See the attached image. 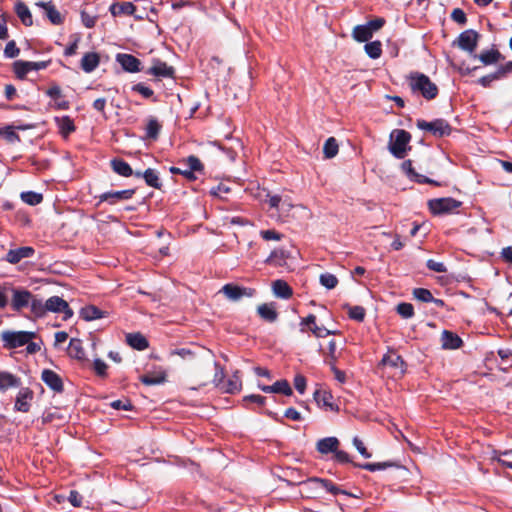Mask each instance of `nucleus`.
Instances as JSON below:
<instances>
[{"label":"nucleus","instance_id":"nucleus-1","mask_svg":"<svg viewBox=\"0 0 512 512\" xmlns=\"http://www.w3.org/2000/svg\"><path fill=\"white\" fill-rule=\"evenodd\" d=\"M410 141L411 135L409 132L403 129H394L390 133L388 150L395 158L403 159L407 152L411 150Z\"/></svg>","mask_w":512,"mask_h":512},{"label":"nucleus","instance_id":"nucleus-2","mask_svg":"<svg viewBox=\"0 0 512 512\" xmlns=\"http://www.w3.org/2000/svg\"><path fill=\"white\" fill-rule=\"evenodd\" d=\"M409 84L413 91H419L426 99H433L438 94L437 86L422 73H411L409 76Z\"/></svg>","mask_w":512,"mask_h":512},{"label":"nucleus","instance_id":"nucleus-3","mask_svg":"<svg viewBox=\"0 0 512 512\" xmlns=\"http://www.w3.org/2000/svg\"><path fill=\"white\" fill-rule=\"evenodd\" d=\"M34 337L35 333L28 331H4L1 334L4 347L9 349L24 346Z\"/></svg>","mask_w":512,"mask_h":512},{"label":"nucleus","instance_id":"nucleus-4","mask_svg":"<svg viewBox=\"0 0 512 512\" xmlns=\"http://www.w3.org/2000/svg\"><path fill=\"white\" fill-rule=\"evenodd\" d=\"M405 362L396 352L389 350L379 363V368L389 369L393 377H401L405 373Z\"/></svg>","mask_w":512,"mask_h":512},{"label":"nucleus","instance_id":"nucleus-5","mask_svg":"<svg viewBox=\"0 0 512 512\" xmlns=\"http://www.w3.org/2000/svg\"><path fill=\"white\" fill-rule=\"evenodd\" d=\"M461 204L462 203L460 201L451 197L436 198L428 202L429 209L435 215L453 212L454 210L459 208Z\"/></svg>","mask_w":512,"mask_h":512},{"label":"nucleus","instance_id":"nucleus-6","mask_svg":"<svg viewBox=\"0 0 512 512\" xmlns=\"http://www.w3.org/2000/svg\"><path fill=\"white\" fill-rule=\"evenodd\" d=\"M417 127L421 130L431 132L434 136L443 137L451 133V126L443 119H436L431 122L418 120Z\"/></svg>","mask_w":512,"mask_h":512},{"label":"nucleus","instance_id":"nucleus-7","mask_svg":"<svg viewBox=\"0 0 512 512\" xmlns=\"http://www.w3.org/2000/svg\"><path fill=\"white\" fill-rule=\"evenodd\" d=\"M480 35L472 29H468L460 33L455 44L463 51L470 55H474L478 45Z\"/></svg>","mask_w":512,"mask_h":512},{"label":"nucleus","instance_id":"nucleus-8","mask_svg":"<svg viewBox=\"0 0 512 512\" xmlns=\"http://www.w3.org/2000/svg\"><path fill=\"white\" fill-rule=\"evenodd\" d=\"M220 292H222L227 299L238 301L243 297H252L255 290L229 283L224 285Z\"/></svg>","mask_w":512,"mask_h":512},{"label":"nucleus","instance_id":"nucleus-9","mask_svg":"<svg viewBox=\"0 0 512 512\" xmlns=\"http://www.w3.org/2000/svg\"><path fill=\"white\" fill-rule=\"evenodd\" d=\"M267 202L270 208L277 209L280 215L285 217L289 216L291 210L295 207L288 196L268 195Z\"/></svg>","mask_w":512,"mask_h":512},{"label":"nucleus","instance_id":"nucleus-10","mask_svg":"<svg viewBox=\"0 0 512 512\" xmlns=\"http://www.w3.org/2000/svg\"><path fill=\"white\" fill-rule=\"evenodd\" d=\"M46 308L48 312L63 313L67 319L73 315L68 303L59 296H52L46 300Z\"/></svg>","mask_w":512,"mask_h":512},{"label":"nucleus","instance_id":"nucleus-11","mask_svg":"<svg viewBox=\"0 0 512 512\" xmlns=\"http://www.w3.org/2000/svg\"><path fill=\"white\" fill-rule=\"evenodd\" d=\"M401 169H402L403 173L412 181H415V182L421 183V184L427 183V184H432V185H436V186L440 185V183H438L437 181L432 180L424 175L417 173L412 166L411 160H405L401 164Z\"/></svg>","mask_w":512,"mask_h":512},{"label":"nucleus","instance_id":"nucleus-12","mask_svg":"<svg viewBox=\"0 0 512 512\" xmlns=\"http://www.w3.org/2000/svg\"><path fill=\"white\" fill-rule=\"evenodd\" d=\"M46 67V62L16 61L14 63V72L18 78L23 79L30 71H38L45 69Z\"/></svg>","mask_w":512,"mask_h":512},{"label":"nucleus","instance_id":"nucleus-13","mask_svg":"<svg viewBox=\"0 0 512 512\" xmlns=\"http://www.w3.org/2000/svg\"><path fill=\"white\" fill-rule=\"evenodd\" d=\"M301 325L308 326L311 332L318 338L334 335L337 333L336 330H330L323 326H318L316 324V316L313 314H310L306 318L302 319Z\"/></svg>","mask_w":512,"mask_h":512},{"label":"nucleus","instance_id":"nucleus-14","mask_svg":"<svg viewBox=\"0 0 512 512\" xmlns=\"http://www.w3.org/2000/svg\"><path fill=\"white\" fill-rule=\"evenodd\" d=\"M34 252L35 250L29 246L10 249L6 254L5 260L10 264H17L22 259L32 257Z\"/></svg>","mask_w":512,"mask_h":512},{"label":"nucleus","instance_id":"nucleus-15","mask_svg":"<svg viewBox=\"0 0 512 512\" xmlns=\"http://www.w3.org/2000/svg\"><path fill=\"white\" fill-rule=\"evenodd\" d=\"M12 308L15 311H20L22 308L28 306L32 299V294L27 290L12 289Z\"/></svg>","mask_w":512,"mask_h":512},{"label":"nucleus","instance_id":"nucleus-16","mask_svg":"<svg viewBox=\"0 0 512 512\" xmlns=\"http://www.w3.org/2000/svg\"><path fill=\"white\" fill-rule=\"evenodd\" d=\"M42 381L53 391L62 392L63 382L60 376L52 370L45 369L41 374Z\"/></svg>","mask_w":512,"mask_h":512},{"label":"nucleus","instance_id":"nucleus-17","mask_svg":"<svg viewBox=\"0 0 512 512\" xmlns=\"http://www.w3.org/2000/svg\"><path fill=\"white\" fill-rule=\"evenodd\" d=\"M116 60L127 72L135 73L140 71V61L133 55L120 53L116 56Z\"/></svg>","mask_w":512,"mask_h":512},{"label":"nucleus","instance_id":"nucleus-18","mask_svg":"<svg viewBox=\"0 0 512 512\" xmlns=\"http://www.w3.org/2000/svg\"><path fill=\"white\" fill-rule=\"evenodd\" d=\"M33 399V392L29 388H21L15 401V409L20 412H28L30 402Z\"/></svg>","mask_w":512,"mask_h":512},{"label":"nucleus","instance_id":"nucleus-19","mask_svg":"<svg viewBox=\"0 0 512 512\" xmlns=\"http://www.w3.org/2000/svg\"><path fill=\"white\" fill-rule=\"evenodd\" d=\"M134 194V190H121V191H112L106 192L99 196L100 201H105L110 204H115L121 200H127L132 197Z\"/></svg>","mask_w":512,"mask_h":512},{"label":"nucleus","instance_id":"nucleus-20","mask_svg":"<svg viewBox=\"0 0 512 512\" xmlns=\"http://www.w3.org/2000/svg\"><path fill=\"white\" fill-rule=\"evenodd\" d=\"M258 387L265 393H282L286 396H290L293 393L287 380H279L273 385H259Z\"/></svg>","mask_w":512,"mask_h":512},{"label":"nucleus","instance_id":"nucleus-21","mask_svg":"<svg viewBox=\"0 0 512 512\" xmlns=\"http://www.w3.org/2000/svg\"><path fill=\"white\" fill-rule=\"evenodd\" d=\"M474 57L478 58L486 66L496 64L503 59L501 53L495 48L484 50L479 55H474Z\"/></svg>","mask_w":512,"mask_h":512},{"label":"nucleus","instance_id":"nucleus-22","mask_svg":"<svg viewBox=\"0 0 512 512\" xmlns=\"http://www.w3.org/2000/svg\"><path fill=\"white\" fill-rule=\"evenodd\" d=\"M148 73L156 77H172L174 69L168 66L165 62L154 60L153 65L148 70Z\"/></svg>","mask_w":512,"mask_h":512},{"label":"nucleus","instance_id":"nucleus-23","mask_svg":"<svg viewBox=\"0 0 512 512\" xmlns=\"http://www.w3.org/2000/svg\"><path fill=\"white\" fill-rule=\"evenodd\" d=\"M109 11L114 17L120 15H134L136 7L132 2H115L110 5Z\"/></svg>","mask_w":512,"mask_h":512},{"label":"nucleus","instance_id":"nucleus-24","mask_svg":"<svg viewBox=\"0 0 512 512\" xmlns=\"http://www.w3.org/2000/svg\"><path fill=\"white\" fill-rule=\"evenodd\" d=\"M36 5L45 11L47 18L52 24L59 25L63 22L60 12L55 8L52 2H38Z\"/></svg>","mask_w":512,"mask_h":512},{"label":"nucleus","instance_id":"nucleus-25","mask_svg":"<svg viewBox=\"0 0 512 512\" xmlns=\"http://www.w3.org/2000/svg\"><path fill=\"white\" fill-rule=\"evenodd\" d=\"M314 399L319 407L331 411H338V407L332 403V395L327 391L317 390L314 393Z\"/></svg>","mask_w":512,"mask_h":512},{"label":"nucleus","instance_id":"nucleus-26","mask_svg":"<svg viewBox=\"0 0 512 512\" xmlns=\"http://www.w3.org/2000/svg\"><path fill=\"white\" fill-rule=\"evenodd\" d=\"M242 382L239 375V372L236 371L233 373V375L224 382V384L221 386L220 390L224 393H230L234 394L241 390Z\"/></svg>","mask_w":512,"mask_h":512},{"label":"nucleus","instance_id":"nucleus-27","mask_svg":"<svg viewBox=\"0 0 512 512\" xmlns=\"http://www.w3.org/2000/svg\"><path fill=\"white\" fill-rule=\"evenodd\" d=\"M100 62V57L95 52L86 53L81 59V68L86 73L94 71Z\"/></svg>","mask_w":512,"mask_h":512},{"label":"nucleus","instance_id":"nucleus-28","mask_svg":"<svg viewBox=\"0 0 512 512\" xmlns=\"http://www.w3.org/2000/svg\"><path fill=\"white\" fill-rule=\"evenodd\" d=\"M317 450L321 454H328L330 452H335L339 446V440L336 437H326L320 439L317 442Z\"/></svg>","mask_w":512,"mask_h":512},{"label":"nucleus","instance_id":"nucleus-29","mask_svg":"<svg viewBox=\"0 0 512 512\" xmlns=\"http://www.w3.org/2000/svg\"><path fill=\"white\" fill-rule=\"evenodd\" d=\"M442 347L444 349H457L461 346V338L447 330H444L441 337Z\"/></svg>","mask_w":512,"mask_h":512},{"label":"nucleus","instance_id":"nucleus-30","mask_svg":"<svg viewBox=\"0 0 512 512\" xmlns=\"http://www.w3.org/2000/svg\"><path fill=\"white\" fill-rule=\"evenodd\" d=\"M15 12L25 26L33 24L32 14L25 3L18 1L15 4Z\"/></svg>","mask_w":512,"mask_h":512},{"label":"nucleus","instance_id":"nucleus-31","mask_svg":"<svg viewBox=\"0 0 512 512\" xmlns=\"http://www.w3.org/2000/svg\"><path fill=\"white\" fill-rule=\"evenodd\" d=\"M273 293L276 297L288 299L292 295V289L283 280H276L272 284Z\"/></svg>","mask_w":512,"mask_h":512},{"label":"nucleus","instance_id":"nucleus-32","mask_svg":"<svg viewBox=\"0 0 512 512\" xmlns=\"http://www.w3.org/2000/svg\"><path fill=\"white\" fill-rule=\"evenodd\" d=\"M126 340L131 347L137 350H144L149 345L147 339L140 333H129Z\"/></svg>","mask_w":512,"mask_h":512},{"label":"nucleus","instance_id":"nucleus-33","mask_svg":"<svg viewBox=\"0 0 512 512\" xmlns=\"http://www.w3.org/2000/svg\"><path fill=\"white\" fill-rule=\"evenodd\" d=\"M55 121L60 133L65 137L75 130L74 122L69 116L56 117Z\"/></svg>","mask_w":512,"mask_h":512},{"label":"nucleus","instance_id":"nucleus-34","mask_svg":"<svg viewBox=\"0 0 512 512\" xmlns=\"http://www.w3.org/2000/svg\"><path fill=\"white\" fill-rule=\"evenodd\" d=\"M112 169L115 173L123 177H129L133 175V170L130 165L121 159H113L111 161Z\"/></svg>","mask_w":512,"mask_h":512},{"label":"nucleus","instance_id":"nucleus-35","mask_svg":"<svg viewBox=\"0 0 512 512\" xmlns=\"http://www.w3.org/2000/svg\"><path fill=\"white\" fill-rule=\"evenodd\" d=\"M68 354L70 357L78 360H82L85 358V351L83 349L81 340L76 338L70 340Z\"/></svg>","mask_w":512,"mask_h":512},{"label":"nucleus","instance_id":"nucleus-36","mask_svg":"<svg viewBox=\"0 0 512 512\" xmlns=\"http://www.w3.org/2000/svg\"><path fill=\"white\" fill-rule=\"evenodd\" d=\"M161 128H162V126L158 122V120L154 117H150L147 120V125L145 128L146 138L151 139V140H156L159 136Z\"/></svg>","mask_w":512,"mask_h":512},{"label":"nucleus","instance_id":"nucleus-37","mask_svg":"<svg viewBox=\"0 0 512 512\" xmlns=\"http://www.w3.org/2000/svg\"><path fill=\"white\" fill-rule=\"evenodd\" d=\"M261 318L268 322H274L277 319V312L273 304H262L257 308Z\"/></svg>","mask_w":512,"mask_h":512},{"label":"nucleus","instance_id":"nucleus-38","mask_svg":"<svg viewBox=\"0 0 512 512\" xmlns=\"http://www.w3.org/2000/svg\"><path fill=\"white\" fill-rule=\"evenodd\" d=\"M373 32L367 24L358 25L353 29V37L358 42H366L372 38Z\"/></svg>","mask_w":512,"mask_h":512},{"label":"nucleus","instance_id":"nucleus-39","mask_svg":"<svg viewBox=\"0 0 512 512\" xmlns=\"http://www.w3.org/2000/svg\"><path fill=\"white\" fill-rule=\"evenodd\" d=\"M80 316L86 321H92L102 318L103 312L96 306L89 305L81 309Z\"/></svg>","mask_w":512,"mask_h":512},{"label":"nucleus","instance_id":"nucleus-40","mask_svg":"<svg viewBox=\"0 0 512 512\" xmlns=\"http://www.w3.org/2000/svg\"><path fill=\"white\" fill-rule=\"evenodd\" d=\"M166 374L163 371L145 374L140 377V381L145 385H157L165 381Z\"/></svg>","mask_w":512,"mask_h":512},{"label":"nucleus","instance_id":"nucleus-41","mask_svg":"<svg viewBox=\"0 0 512 512\" xmlns=\"http://www.w3.org/2000/svg\"><path fill=\"white\" fill-rule=\"evenodd\" d=\"M143 178L146 182V184L150 187L159 189L161 187V182L158 176V173L149 168L143 172Z\"/></svg>","mask_w":512,"mask_h":512},{"label":"nucleus","instance_id":"nucleus-42","mask_svg":"<svg viewBox=\"0 0 512 512\" xmlns=\"http://www.w3.org/2000/svg\"><path fill=\"white\" fill-rule=\"evenodd\" d=\"M380 41H373L365 44L364 49L367 55L372 59H377L381 56L382 48Z\"/></svg>","mask_w":512,"mask_h":512},{"label":"nucleus","instance_id":"nucleus-43","mask_svg":"<svg viewBox=\"0 0 512 512\" xmlns=\"http://www.w3.org/2000/svg\"><path fill=\"white\" fill-rule=\"evenodd\" d=\"M286 252L282 249L274 250L267 259V263L275 266H284L286 264Z\"/></svg>","mask_w":512,"mask_h":512},{"label":"nucleus","instance_id":"nucleus-44","mask_svg":"<svg viewBox=\"0 0 512 512\" xmlns=\"http://www.w3.org/2000/svg\"><path fill=\"white\" fill-rule=\"evenodd\" d=\"M323 152L326 158L330 159L337 155L338 153V144L335 138L330 137L326 140Z\"/></svg>","mask_w":512,"mask_h":512},{"label":"nucleus","instance_id":"nucleus-45","mask_svg":"<svg viewBox=\"0 0 512 512\" xmlns=\"http://www.w3.org/2000/svg\"><path fill=\"white\" fill-rule=\"evenodd\" d=\"M21 199L24 203L34 206L42 202L43 196L40 193L27 191L21 193Z\"/></svg>","mask_w":512,"mask_h":512},{"label":"nucleus","instance_id":"nucleus-46","mask_svg":"<svg viewBox=\"0 0 512 512\" xmlns=\"http://www.w3.org/2000/svg\"><path fill=\"white\" fill-rule=\"evenodd\" d=\"M29 305L31 307L32 313L37 317H42L45 315L46 312H48L46 308V302L43 303L39 299H35L32 297Z\"/></svg>","mask_w":512,"mask_h":512},{"label":"nucleus","instance_id":"nucleus-47","mask_svg":"<svg viewBox=\"0 0 512 512\" xmlns=\"http://www.w3.org/2000/svg\"><path fill=\"white\" fill-rule=\"evenodd\" d=\"M18 379L10 373L2 372L0 373V387L8 388L13 386H18Z\"/></svg>","mask_w":512,"mask_h":512},{"label":"nucleus","instance_id":"nucleus-48","mask_svg":"<svg viewBox=\"0 0 512 512\" xmlns=\"http://www.w3.org/2000/svg\"><path fill=\"white\" fill-rule=\"evenodd\" d=\"M320 283L327 289H333L337 286L338 279L335 275L331 273H323L320 275Z\"/></svg>","mask_w":512,"mask_h":512},{"label":"nucleus","instance_id":"nucleus-49","mask_svg":"<svg viewBox=\"0 0 512 512\" xmlns=\"http://www.w3.org/2000/svg\"><path fill=\"white\" fill-rule=\"evenodd\" d=\"M414 297L421 302H432L434 297L432 293L425 288H416L413 290Z\"/></svg>","mask_w":512,"mask_h":512},{"label":"nucleus","instance_id":"nucleus-50","mask_svg":"<svg viewBox=\"0 0 512 512\" xmlns=\"http://www.w3.org/2000/svg\"><path fill=\"white\" fill-rule=\"evenodd\" d=\"M356 467L374 472L378 470L386 469L387 467L392 466L389 462H383V463H365V464H354Z\"/></svg>","mask_w":512,"mask_h":512},{"label":"nucleus","instance_id":"nucleus-51","mask_svg":"<svg viewBox=\"0 0 512 512\" xmlns=\"http://www.w3.org/2000/svg\"><path fill=\"white\" fill-rule=\"evenodd\" d=\"M185 164L187 165V169L192 171V174H194V172L203 170V165H202L201 161L199 160V158L196 156H193V155L189 156L185 160Z\"/></svg>","mask_w":512,"mask_h":512},{"label":"nucleus","instance_id":"nucleus-52","mask_svg":"<svg viewBox=\"0 0 512 512\" xmlns=\"http://www.w3.org/2000/svg\"><path fill=\"white\" fill-rule=\"evenodd\" d=\"M396 310L403 318H411L414 315V308L410 303H400Z\"/></svg>","mask_w":512,"mask_h":512},{"label":"nucleus","instance_id":"nucleus-53","mask_svg":"<svg viewBox=\"0 0 512 512\" xmlns=\"http://www.w3.org/2000/svg\"><path fill=\"white\" fill-rule=\"evenodd\" d=\"M215 366V374L213 378L214 385L220 389L221 386L224 384V369L219 366L217 362L214 363Z\"/></svg>","mask_w":512,"mask_h":512},{"label":"nucleus","instance_id":"nucleus-54","mask_svg":"<svg viewBox=\"0 0 512 512\" xmlns=\"http://www.w3.org/2000/svg\"><path fill=\"white\" fill-rule=\"evenodd\" d=\"M352 443L354 445V447L357 449V451L366 459H369L371 458V453L368 452L367 448L365 447L363 441L355 436L352 440Z\"/></svg>","mask_w":512,"mask_h":512},{"label":"nucleus","instance_id":"nucleus-55","mask_svg":"<svg viewBox=\"0 0 512 512\" xmlns=\"http://www.w3.org/2000/svg\"><path fill=\"white\" fill-rule=\"evenodd\" d=\"M501 77L500 75L498 74V71L496 70L495 72L491 73V74H488V75H485L481 78L478 79V83L483 86V87H490L491 86V83L495 80H500Z\"/></svg>","mask_w":512,"mask_h":512},{"label":"nucleus","instance_id":"nucleus-56","mask_svg":"<svg viewBox=\"0 0 512 512\" xmlns=\"http://www.w3.org/2000/svg\"><path fill=\"white\" fill-rule=\"evenodd\" d=\"M349 316L351 319L363 321L365 317V309L361 306H353L349 308Z\"/></svg>","mask_w":512,"mask_h":512},{"label":"nucleus","instance_id":"nucleus-57","mask_svg":"<svg viewBox=\"0 0 512 512\" xmlns=\"http://www.w3.org/2000/svg\"><path fill=\"white\" fill-rule=\"evenodd\" d=\"M20 50L17 48L15 41H9L4 49V55L7 58H15L19 55Z\"/></svg>","mask_w":512,"mask_h":512},{"label":"nucleus","instance_id":"nucleus-58","mask_svg":"<svg viewBox=\"0 0 512 512\" xmlns=\"http://www.w3.org/2000/svg\"><path fill=\"white\" fill-rule=\"evenodd\" d=\"M81 21H82V24L86 28H93L96 24L97 17L90 15V14L86 13L85 11H82L81 12Z\"/></svg>","mask_w":512,"mask_h":512},{"label":"nucleus","instance_id":"nucleus-59","mask_svg":"<svg viewBox=\"0 0 512 512\" xmlns=\"http://www.w3.org/2000/svg\"><path fill=\"white\" fill-rule=\"evenodd\" d=\"M427 267L432 270V271H435V272H438V273H445L447 271V268L446 266L444 265V263L442 262H437L433 259H429L427 261Z\"/></svg>","mask_w":512,"mask_h":512},{"label":"nucleus","instance_id":"nucleus-60","mask_svg":"<svg viewBox=\"0 0 512 512\" xmlns=\"http://www.w3.org/2000/svg\"><path fill=\"white\" fill-rule=\"evenodd\" d=\"M498 461L502 465L512 469V450L502 452L498 458Z\"/></svg>","mask_w":512,"mask_h":512},{"label":"nucleus","instance_id":"nucleus-61","mask_svg":"<svg viewBox=\"0 0 512 512\" xmlns=\"http://www.w3.org/2000/svg\"><path fill=\"white\" fill-rule=\"evenodd\" d=\"M451 18L459 24H465L467 21L466 14L460 8H456L452 11Z\"/></svg>","mask_w":512,"mask_h":512},{"label":"nucleus","instance_id":"nucleus-62","mask_svg":"<svg viewBox=\"0 0 512 512\" xmlns=\"http://www.w3.org/2000/svg\"><path fill=\"white\" fill-rule=\"evenodd\" d=\"M294 386H295V389L300 394H303L305 392V388H306V378L300 374L296 375L294 378Z\"/></svg>","mask_w":512,"mask_h":512},{"label":"nucleus","instance_id":"nucleus-63","mask_svg":"<svg viewBox=\"0 0 512 512\" xmlns=\"http://www.w3.org/2000/svg\"><path fill=\"white\" fill-rule=\"evenodd\" d=\"M132 89L140 93L145 98H150L154 93L152 89L141 83L134 85Z\"/></svg>","mask_w":512,"mask_h":512},{"label":"nucleus","instance_id":"nucleus-64","mask_svg":"<svg viewBox=\"0 0 512 512\" xmlns=\"http://www.w3.org/2000/svg\"><path fill=\"white\" fill-rule=\"evenodd\" d=\"M498 74L501 79L505 78L508 74L512 73V61L507 62L497 68Z\"/></svg>","mask_w":512,"mask_h":512}]
</instances>
